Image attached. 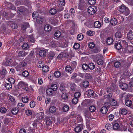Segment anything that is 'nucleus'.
Masks as SVG:
<instances>
[{
  "label": "nucleus",
  "instance_id": "obj_8",
  "mask_svg": "<svg viewBox=\"0 0 133 133\" xmlns=\"http://www.w3.org/2000/svg\"><path fill=\"white\" fill-rule=\"evenodd\" d=\"M119 86L121 89L125 90H126L128 87V85L125 83H120Z\"/></svg>",
  "mask_w": 133,
  "mask_h": 133
},
{
  "label": "nucleus",
  "instance_id": "obj_49",
  "mask_svg": "<svg viewBox=\"0 0 133 133\" xmlns=\"http://www.w3.org/2000/svg\"><path fill=\"white\" fill-rule=\"evenodd\" d=\"M61 97L62 98L66 99L68 98V95L66 93H64L62 94Z\"/></svg>",
  "mask_w": 133,
  "mask_h": 133
},
{
  "label": "nucleus",
  "instance_id": "obj_31",
  "mask_svg": "<svg viewBox=\"0 0 133 133\" xmlns=\"http://www.w3.org/2000/svg\"><path fill=\"white\" fill-rule=\"evenodd\" d=\"M125 104L127 106L130 107L132 104V102L130 100H127L125 101Z\"/></svg>",
  "mask_w": 133,
  "mask_h": 133
},
{
  "label": "nucleus",
  "instance_id": "obj_25",
  "mask_svg": "<svg viewBox=\"0 0 133 133\" xmlns=\"http://www.w3.org/2000/svg\"><path fill=\"white\" fill-rule=\"evenodd\" d=\"M55 55V54L54 52H50L48 55V58L50 59H52Z\"/></svg>",
  "mask_w": 133,
  "mask_h": 133
},
{
  "label": "nucleus",
  "instance_id": "obj_10",
  "mask_svg": "<svg viewBox=\"0 0 133 133\" xmlns=\"http://www.w3.org/2000/svg\"><path fill=\"white\" fill-rule=\"evenodd\" d=\"M127 37L129 40H131L133 39V32L131 30H130L128 33Z\"/></svg>",
  "mask_w": 133,
  "mask_h": 133
},
{
  "label": "nucleus",
  "instance_id": "obj_50",
  "mask_svg": "<svg viewBox=\"0 0 133 133\" xmlns=\"http://www.w3.org/2000/svg\"><path fill=\"white\" fill-rule=\"evenodd\" d=\"M49 12L52 15H54L56 13L57 11L55 9L52 8L50 10Z\"/></svg>",
  "mask_w": 133,
  "mask_h": 133
},
{
  "label": "nucleus",
  "instance_id": "obj_21",
  "mask_svg": "<svg viewBox=\"0 0 133 133\" xmlns=\"http://www.w3.org/2000/svg\"><path fill=\"white\" fill-rule=\"evenodd\" d=\"M49 111L51 113H55L56 111V107L54 106L51 107L49 109Z\"/></svg>",
  "mask_w": 133,
  "mask_h": 133
},
{
  "label": "nucleus",
  "instance_id": "obj_23",
  "mask_svg": "<svg viewBox=\"0 0 133 133\" xmlns=\"http://www.w3.org/2000/svg\"><path fill=\"white\" fill-rule=\"evenodd\" d=\"M54 91L51 88L48 89L46 91V94L49 95H52Z\"/></svg>",
  "mask_w": 133,
  "mask_h": 133
},
{
  "label": "nucleus",
  "instance_id": "obj_27",
  "mask_svg": "<svg viewBox=\"0 0 133 133\" xmlns=\"http://www.w3.org/2000/svg\"><path fill=\"white\" fill-rule=\"evenodd\" d=\"M42 70L43 72H47L49 71V68L48 66L45 65L42 67Z\"/></svg>",
  "mask_w": 133,
  "mask_h": 133
},
{
  "label": "nucleus",
  "instance_id": "obj_54",
  "mask_svg": "<svg viewBox=\"0 0 133 133\" xmlns=\"http://www.w3.org/2000/svg\"><path fill=\"white\" fill-rule=\"evenodd\" d=\"M51 88L53 90L55 91L57 90V87L56 84H52L51 85Z\"/></svg>",
  "mask_w": 133,
  "mask_h": 133
},
{
  "label": "nucleus",
  "instance_id": "obj_12",
  "mask_svg": "<svg viewBox=\"0 0 133 133\" xmlns=\"http://www.w3.org/2000/svg\"><path fill=\"white\" fill-rule=\"evenodd\" d=\"M27 9H26L24 6H22L19 7L18 8L17 12L19 14H21V13L24 12L26 11Z\"/></svg>",
  "mask_w": 133,
  "mask_h": 133
},
{
  "label": "nucleus",
  "instance_id": "obj_60",
  "mask_svg": "<svg viewBox=\"0 0 133 133\" xmlns=\"http://www.w3.org/2000/svg\"><path fill=\"white\" fill-rule=\"evenodd\" d=\"M82 67L83 70H86L89 68L88 65L86 64H84L82 65Z\"/></svg>",
  "mask_w": 133,
  "mask_h": 133
},
{
  "label": "nucleus",
  "instance_id": "obj_3",
  "mask_svg": "<svg viewBox=\"0 0 133 133\" xmlns=\"http://www.w3.org/2000/svg\"><path fill=\"white\" fill-rule=\"evenodd\" d=\"M97 10L96 6L93 5L89 6L88 9V12L90 15H93L95 14Z\"/></svg>",
  "mask_w": 133,
  "mask_h": 133
},
{
  "label": "nucleus",
  "instance_id": "obj_39",
  "mask_svg": "<svg viewBox=\"0 0 133 133\" xmlns=\"http://www.w3.org/2000/svg\"><path fill=\"white\" fill-rule=\"evenodd\" d=\"M36 21L38 23L41 24L43 21V19L41 17L37 18Z\"/></svg>",
  "mask_w": 133,
  "mask_h": 133
},
{
  "label": "nucleus",
  "instance_id": "obj_32",
  "mask_svg": "<svg viewBox=\"0 0 133 133\" xmlns=\"http://www.w3.org/2000/svg\"><path fill=\"white\" fill-rule=\"evenodd\" d=\"M22 48L24 50H27L29 48V46L27 43H24L22 45Z\"/></svg>",
  "mask_w": 133,
  "mask_h": 133
},
{
  "label": "nucleus",
  "instance_id": "obj_45",
  "mask_svg": "<svg viewBox=\"0 0 133 133\" xmlns=\"http://www.w3.org/2000/svg\"><path fill=\"white\" fill-rule=\"evenodd\" d=\"M89 68L91 70H92L95 67L94 64L92 63H90L88 65Z\"/></svg>",
  "mask_w": 133,
  "mask_h": 133
},
{
  "label": "nucleus",
  "instance_id": "obj_46",
  "mask_svg": "<svg viewBox=\"0 0 133 133\" xmlns=\"http://www.w3.org/2000/svg\"><path fill=\"white\" fill-rule=\"evenodd\" d=\"M101 50L99 48L96 47L92 50V52L94 53H97L100 51Z\"/></svg>",
  "mask_w": 133,
  "mask_h": 133
},
{
  "label": "nucleus",
  "instance_id": "obj_16",
  "mask_svg": "<svg viewBox=\"0 0 133 133\" xmlns=\"http://www.w3.org/2000/svg\"><path fill=\"white\" fill-rule=\"evenodd\" d=\"M81 124H79L75 128V131L77 133H78L80 132L82 130L81 127Z\"/></svg>",
  "mask_w": 133,
  "mask_h": 133
},
{
  "label": "nucleus",
  "instance_id": "obj_7",
  "mask_svg": "<svg viewBox=\"0 0 133 133\" xmlns=\"http://www.w3.org/2000/svg\"><path fill=\"white\" fill-rule=\"evenodd\" d=\"M27 54V53L24 51H20L18 53L17 57L23 59V58Z\"/></svg>",
  "mask_w": 133,
  "mask_h": 133
},
{
  "label": "nucleus",
  "instance_id": "obj_19",
  "mask_svg": "<svg viewBox=\"0 0 133 133\" xmlns=\"http://www.w3.org/2000/svg\"><path fill=\"white\" fill-rule=\"evenodd\" d=\"M84 116L86 119H91L90 112L88 111H86L84 112Z\"/></svg>",
  "mask_w": 133,
  "mask_h": 133
},
{
  "label": "nucleus",
  "instance_id": "obj_5",
  "mask_svg": "<svg viewBox=\"0 0 133 133\" xmlns=\"http://www.w3.org/2000/svg\"><path fill=\"white\" fill-rule=\"evenodd\" d=\"M110 106L108 103H105L104 106H103L100 109L101 112L103 114H105L107 112L108 108H109Z\"/></svg>",
  "mask_w": 133,
  "mask_h": 133
},
{
  "label": "nucleus",
  "instance_id": "obj_41",
  "mask_svg": "<svg viewBox=\"0 0 133 133\" xmlns=\"http://www.w3.org/2000/svg\"><path fill=\"white\" fill-rule=\"evenodd\" d=\"M89 85V83L87 81H84L83 83V85L84 87L87 88L88 87Z\"/></svg>",
  "mask_w": 133,
  "mask_h": 133
},
{
  "label": "nucleus",
  "instance_id": "obj_6",
  "mask_svg": "<svg viewBox=\"0 0 133 133\" xmlns=\"http://www.w3.org/2000/svg\"><path fill=\"white\" fill-rule=\"evenodd\" d=\"M118 120H116L113 125V128L114 130H118L119 129L120 126L119 124L118 123Z\"/></svg>",
  "mask_w": 133,
  "mask_h": 133
},
{
  "label": "nucleus",
  "instance_id": "obj_47",
  "mask_svg": "<svg viewBox=\"0 0 133 133\" xmlns=\"http://www.w3.org/2000/svg\"><path fill=\"white\" fill-rule=\"evenodd\" d=\"M112 124L109 123H107L105 125V128L108 130H109L112 128Z\"/></svg>",
  "mask_w": 133,
  "mask_h": 133
},
{
  "label": "nucleus",
  "instance_id": "obj_14",
  "mask_svg": "<svg viewBox=\"0 0 133 133\" xmlns=\"http://www.w3.org/2000/svg\"><path fill=\"white\" fill-rule=\"evenodd\" d=\"M121 43V42H117L115 44V47L117 50H119L121 49L122 46Z\"/></svg>",
  "mask_w": 133,
  "mask_h": 133
},
{
  "label": "nucleus",
  "instance_id": "obj_53",
  "mask_svg": "<svg viewBox=\"0 0 133 133\" xmlns=\"http://www.w3.org/2000/svg\"><path fill=\"white\" fill-rule=\"evenodd\" d=\"M10 28L12 30L17 28V26L16 24L13 23H12L10 25Z\"/></svg>",
  "mask_w": 133,
  "mask_h": 133
},
{
  "label": "nucleus",
  "instance_id": "obj_22",
  "mask_svg": "<svg viewBox=\"0 0 133 133\" xmlns=\"http://www.w3.org/2000/svg\"><path fill=\"white\" fill-rule=\"evenodd\" d=\"M18 111V110L17 108H14L12 109L11 110V112L14 115L17 114Z\"/></svg>",
  "mask_w": 133,
  "mask_h": 133
},
{
  "label": "nucleus",
  "instance_id": "obj_28",
  "mask_svg": "<svg viewBox=\"0 0 133 133\" xmlns=\"http://www.w3.org/2000/svg\"><path fill=\"white\" fill-rule=\"evenodd\" d=\"M85 78L91 81L93 79L92 76L89 74L86 73L85 75Z\"/></svg>",
  "mask_w": 133,
  "mask_h": 133
},
{
  "label": "nucleus",
  "instance_id": "obj_64",
  "mask_svg": "<svg viewBox=\"0 0 133 133\" xmlns=\"http://www.w3.org/2000/svg\"><path fill=\"white\" fill-rule=\"evenodd\" d=\"M76 85L75 84H72L71 86V90L72 91H74L76 90Z\"/></svg>",
  "mask_w": 133,
  "mask_h": 133
},
{
  "label": "nucleus",
  "instance_id": "obj_33",
  "mask_svg": "<svg viewBox=\"0 0 133 133\" xmlns=\"http://www.w3.org/2000/svg\"><path fill=\"white\" fill-rule=\"evenodd\" d=\"M115 36L116 38H121L122 36L121 32L120 31L116 32L115 34Z\"/></svg>",
  "mask_w": 133,
  "mask_h": 133
},
{
  "label": "nucleus",
  "instance_id": "obj_30",
  "mask_svg": "<svg viewBox=\"0 0 133 133\" xmlns=\"http://www.w3.org/2000/svg\"><path fill=\"white\" fill-rule=\"evenodd\" d=\"M44 30L46 31H49L51 29V27L49 25L46 24L44 27Z\"/></svg>",
  "mask_w": 133,
  "mask_h": 133
},
{
  "label": "nucleus",
  "instance_id": "obj_18",
  "mask_svg": "<svg viewBox=\"0 0 133 133\" xmlns=\"http://www.w3.org/2000/svg\"><path fill=\"white\" fill-rule=\"evenodd\" d=\"M110 23L111 25H115L117 23V20L115 18H112L111 19Z\"/></svg>",
  "mask_w": 133,
  "mask_h": 133
},
{
  "label": "nucleus",
  "instance_id": "obj_59",
  "mask_svg": "<svg viewBox=\"0 0 133 133\" xmlns=\"http://www.w3.org/2000/svg\"><path fill=\"white\" fill-rule=\"evenodd\" d=\"M88 46L89 48L90 49H93L94 47L95 46V44L93 42H90L89 43Z\"/></svg>",
  "mask_w": 133,
  "mask_h": 133
},
{
  "label": "nucleus",
  "instance_id": "obj_58",
  "mask_svg": "<svg viewBox=\"0 0 133 133\" xmlns=\"http://www.w3.org/2000/svg\"><path fill=\"white\" fill-rule=\"evenodd\" d=\"M114 65L115 67L118 68L121 65V63L119 62H116L114 63Z\"/></svg>",
  "mask_w": 133,
  "mask_h": 133
},
{
  "label": "nucleus",
  "instance_id": "obj_55",
  "mask_svg": "<svg viewBox=\"0 0 133 133\" xmlns=\"http://www.w3.org/2000/svg\"><path fill=\"white\" fill-rule=\"evenodd\" d=\"M8 80L9 82L10 83V84H11L12 85V84H14L15 82V80L12 78H10L8 79Z\"/></svg>",
  "mask_w": 133,
  "mask_h": 133
},
{
  "label": "nucleus",
  "instance_id": "obj_35",
  "mask_svg": "<svg viewBox=\"0 0 133 133\" xmlns=\"http://www.w3.org/2000/svg\"><path fill=\"white\" fill-rule=\"evenodd\" d=\"M108 95H105L104 96V98L105 99H109L112 97V94L111 92L109 93Z\"/></svg>",
  "mask_w": 133,
  "mask_h": 133
},
{
  "label": "nucleus",
  "instance_id": "obj_15",
  "mask_svg": "<svg viewBox=\"0 0 133 133\" xmlns=\"http://www.w3.org/2000/svg\"><path fill=\"white\" fill-rule=\"evenodd\" d=\"M46 54V51L44 50H40L39 52V55L41 57H44Z\"/></svg>",
  "mask_w": 133,
  "mask_h": 133
},
{
  "label": "nucleus",
  "instance_id": "obj_36",
  "mask_svg": "<svg viewBox=\"0 0 133 133\" xmlns=\"http://www.w3.org/2000/svg\"><path fill=\"white\" fill-rule=\"evenodd\" d=\"M96 109V108L95 106L91 105L89 108V110L91 112H93L95 111Z\"/></svg>",
  "mask_w": 133,
  "mask_h": 133
},
{
  "label": "nucleus",
  "instance_id": "obj_26",
  "mask_svg": "<svg viewBox=\"0 0 133 133\" xmlns=\"http://www.w3.org/2000/svg\"><path fill=\"white\" fill-rule=\"evenodd\" d=\"M114 41L113 39L111 37H108L107 38V44L108 45L111 44Z\"/></svg>",
  "mask_w": 133,
  "mask_h": 133
},
{
  "label": "nucleus",
  "instance_id": "obj_42",
  "mask_svg": "<svg viewBox=\"0 0 133 133\" xmlns=\"http://www.w3.org/2000/svg\"><path fill=\"white\" fill-rule=\"evenodd\" d=\"M87 34L89 36H92L95 34L94 31L91 30H89L87 31Z\"/></svg>",
  "mask_w": 133,
  "mask_h": 133
},
{
  "label": "nucleus",
  "instance_id": "obj_17",
  "mask_svg": "<svg viewBox=\"0 0 133 133\" xmlns=\"http://www.w3.org/2000/svg\"><path fill=\"white\" fill-rule=\"evenodd\" d=\"M92 122L90 120L87 119L86 120V126L88 129L90 131L91 130V128L90 126V124Z\"/></svg>",
  "mask_w": 133,
  "mask_h": 133
},
{
  "label": "nucleus",
  "instance_id": "obj_40",
  "mask_svg": "<svg viewBox=\"0 0 133 133\" xmlns=\"http://www.w3.org/2000/svg\"><path fill=\"white\" fill-rule=\"evenodd\" d=\"M7 73V71L5 69H3L2 70L0 74L2 77H4L5 76Z\"/></svg>",
  "mask_w": 133,
  "mask_h": 133
},
{
  "label": "nucleus",
  "instance_id": "obj_24",
  "mask_svg": "<svg viewBox=\"0 0 133 133\" xmlns=\"http://www.w3.org/2000/svg\"><path fill=\"white\" fill-rule=\"evenodd\" d=\"M87 95L88 96L90 97H94V91L92 90H89L88 91Z\"/></svg>",
  "mask_w": 133,
  "mask_h": 133
},
{
  "label": "nucleus",
  "instance_id": "obj_48",
  "mask_svg": "<svg viewBox=\"0 0 133 133\" xmlns=\"http://www.w3.org/2000/svg\"><path fill=\"white\" fill-rule=\"evenodd\" d=\"M69 107L67 105H64L63 108V111L64 112L68 111L69 110Z\"/></svg>",
  "mask_w": 133,
  "mask_h": 133
},
{
  "label": "nucleus",
  "instance_id": "obj_20",
  "mask_svg": "<svg viewBox=\"0 0 133 133\" xmlns=\"http://www.w3.org/2000/svg\"><path fill=\"white\" fill-rule=\"evenodd\" d=\"M61 35V32L59 31H56L55 33V38L56 39H57V38L60 37Z\"/></svg>",
  "mask_w": 133,
  "mask_h": 133
},
{
  "label": "nucleus",
  "instance_id": "obj_43",
  "mask_svg": "<svg viewBox=\"0 0 133 133\" xmlns=\"http://www.w3.org/2000/svg\"><path fill=\"white\" fill-rule=\"evenodd\" d=\"M55 76L57 78L59 77L61 75V73L60 71H56L54 73Z\"/></svg>",
  "mask_w": 133,
  "mask_h": 133
},
{
  "label": "nucleus",
  "instance_id": "obj_52",
  "mask_svg": "<svg viewBox=\"0 0 133 133\" xmlns=\"http://www.w3.org/2000/svg\"><path fill=\"white\" fill-rule=\"evenodd\" d=\"M7 111V109L4 107H1L0 109V111L2 114H5Z\"/></svg>",
  "mask_w": 133,
  "mask_h": 133
},
{
  "label": "nucleus",
  "instance_id": "obj_34",
  "mask_svg": "<svg viewBox=\"0 0 133 133\" xmlns=\"http://www.w3.org/2000/svg\"><path fill=\"white\" fill-rule=\"evenodd\" d=\"M94 26L96 28H99L101 26V24L100 22L98 21H96L94 22Z\"/></svg>",
  "mask_w": 133,
  "mask_h": 133
},
{
  "label": "nucleus",
  "instance_id": "obj_4",
  "mask_svg": "<svg viewBox=\"0 0 133 133\" xmlns=\"http://www.w3.org/2000/svg\"><path fill=\"white\" fill-rule=\"evenodd\" d=\"M118 87L115 83H113L112 84L111 87H109L107 88V93L111 92H115L117 89Z\"/></svg>",
  "mask_w": 133,
  "mask_h": 133
},
{
  "label": "nucleus",
  "instance_id": "obj_29",
  "mask_svg": "<svg viewBox=\"0 0 133 133\" xmlns=\"http://www.w3.org/2000/svg\"><path fill=\"white\" fill-rule=\"evenodd\" d=\"M29 99V97L27 96L22 97V102L24 103H26L28 102Z\"/></svg>",
  "mask_w": 133,
  "mask_h": 133
},
{
  "label": "nucleus",
  "instance_id": "obj_51",
  "mask_svg": "<svg viewBox=\"0 0 133 133\" xmlns=\"http://www.w3.org/2000/svg\"><path fill=\"white\" fill-rule=\"evenodd\" d=\"M29 75V72L27 71H24L22 74L23 76L25 77H27Z\"/></svg>",
  "mask_w": 133,
  "mask_h": 133
},
{
  "label": "nucleus",
  "instance_id": "obj_9",
  "mask_svg": "<svg viewBox=\"0 0 133 133\" xmlns=\"http://www.w3.org/2000/svg\"><path fill=\"white\" fill-rule=\"evenodd\" d=\"M11 60L8 58L5 59L3 62V64L5 66H10L11 65Z\"/></svg>",
  "mask_w": 133,
  "mask_h": 133
},
{
  "label": "nucleus",
  "instance_id": "obj_61",
  "mask_svg": "<svg viewBox=\"0 0 133 133\" xmlns=\"http://www.w3.org/2000/svg\"><path fill=\"white\" fill-rule=\"evenodd\" d=\"M39 122L38 120H37V119L34 121L32 124L33 127H36L37 125L39 123Z\"/></svg>",
  "mask_w": 133,
  "mask_h": 133
},
{
  "label": "nucleus",
  "instance_id": "obj_1",
  "mask_svg": "<svg viewBox=\"0 0 133 133\" xmlns=\"http://www.w3.org/2000/svg\"><path fill=\"white\" fill-rule=\"evenodd\" d=\"M119 10L121 12L126 16L128 15L130 13L129 9L123 4H122L119 7Z\"/></svg>",
  "mask_w": 133,
  "mask_h": 133
},
{
  "label": "nucleus",
  "instance_id": "obj_62",
  "mask_svg": "<svg viewBox=\"0 0 133 133\" xmlns=\"http://www.w3.org/2000/svg\"><path fill=\"white\" fill-rule=\"evenodd\" d=\"M80 47L79 44L77 43H75L74 46L73 47L75 49H77Z\"/></svg>",
  "mask_w": 133,
  "mask_h": 133
},
{
  "label": "nucleus",
  "instance_id": "obj_37",
  "mask_svg": "<svg viewBox=\"0 0 133 133\" xmlns=\"http://www.w3.org/2000/svg\"><path fill=\"white\" fill-rule=\"evenodd\" d=\"M5 86L7 89L9 90L12 88V85L11 84L7 83L5 84Z\"/></svg>",
  "mask_w": 133,
  "mask_h": 133
},
{
  "label": "nucleus",
  "instance_id": "obj_11",
  "mask_svg": "<svg viewBox=\"0 0 133 133\" xmlns=\"http://www.w3.org/2000/svg\"><path fill=\"white\" fill-rule=\"evenodd\" d=\"M110 104L112 106H118L119 105V104L117 103V101L114 99H113L111 100Z\"/></svg>",
  "mask_w": 133,
  "mask_h": 133
},
{
  "label": "nucleus",
  "instance_id": "obj_63",
  "mask_svg": "<svg viewBox=\"0 0 133 133\" xmlns=\"http://www.w3.org/2000/svg\"><path fill=\"white\" fill-rule=\"evenodd\" d=\"M65 69L66 71L69 72L72 70V68L70 65H68L66 67Z\"/></svg>",
  "mask_w": 133,
  "mask_h": 133
},
{
  "label": "nucleus",
  "instance_id": "obj_44",
  "mask_svg": "<svg viewBox=\"0 0 133 133\" xmlns=\"http://www.w3.org/2000/svg\"><path fill=\"white\" fill-rule=\"evenodd\" d=\"M83 38V35L82 34H79L77 36V38L79 41L82 40Z\"/></svg>",
  "mask_w": 133,
  "mask_h": 133
},
{
  "label": "nucleus",
  "instance_id": "obj_57",
  "mask_svg": "<svg viewBox=\"0 0 133 133\" xmlns=\"http://www.w3.org/2000/svg\"><path fill=\"white\" fill-rule=\"evenodd\" d=\"M38 13L34 11L33 12L32 14V17L33 19H35L37 16Z\"/></svg>",
  "mask_w": 133,
  "mask_h": 133
},
{
  "label": "nucleus",
  "instance_id": "obj_56",
  "mask_svg": "<svg viewBox=\"0 0 133 133\" xmlns=\"http://www.w3.org/2000/svg\"><path fill=\"white\" fill-rule=\"evenodd\" d=\"M78 101V98L75 97L72 100V102L73 104H76L77 103Z\"/></svg>",
  "mask_w": 133,
  "mask_h": 133
},
{
  "label": "nucleus",
  "instance_id": "obj_2",
  "mask_svg": "<svg viewBox=\"0 0 133 133\" xmlns=\"http://www.w3.org/2000/svg\"><path fill=\"white\" fill-rule=\"evenodd\" d=\"M27 61L24 59L19 63V65H17L16 68L18 69V70H23L27 66Z\"/></svg>",
  "mask_w": 133,
  "mask_h": 133
},
{
  "label": "nucleus",
  "instance_id": "obj_13",
  "mask_svg": "<svg viewBox=\"0 0 133 133\" xmlns=\"http://www.w3.org/2000/svg\"><path fill=\"white\" fill-rule=\"evenodd\" d=\"M46 125L48 126L51 125L52 124V121L50 117H45Z\"/></svg>",
  "mask_w": 133,
  "mask_h": 133
},
{
  "label": "nucleus",
  "instance_id": "obj_38",
  "mask_svg": "<svg viewBox=\"0 0 133 133\" xmlns=\"http://www.w3.org/2000/svg\"><path fill=\"white\" fill-rule=\"evenodd\" d=\"M127 110L124 108H123L121 110V113L123 115H126L127 113Z\"/></svg>",
  "mask_w": 133,
  "mask_h": 133
}]
</instances>
